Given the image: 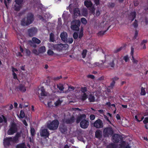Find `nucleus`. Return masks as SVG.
Segmentation results:
<instances>
[{"label":"nucleus","instance_id":"nucleus-54","mask_svg":"<svg viewBox=\"0 0 148 148\" xmlns=\"http://www.w3.org/2000/svg\"><path fill=\"white\" fill-rule=\"evenodd\" d=\"M33 53H34V54L36 55H38L40 53L39 50L38 51L37 50L35 49H34L33 50Z\"/></svg>","mask_w":148,"mask_h":148},{"label":"nucleus","instance_id":"nucleus-24","mask_svg":"<svg viewBox=\"0 0 148 148\" xmlns=\"http://www.w3.org/2000/svg\"><path fill=\"white\" fill-rule=\"evenodd\" d=\"M119 135L117 134H114L112 136L113 141L114 143H116L119 141Z\"/></svg>","mask_w":148,"mask_h":148},{"label":"nucleus","instance_id":"nucleus-56","mask_svg":"<svg viewBox=\"0 0 148 148\" xmlns=\"http://www.w3.org/2000/svg\"><path fill=\"white\" fill-rule=\"evenodd\" d=\"M10 0H4V3L7 8H8V6L7 3H9Z\"/></svg>","mask_w":148,"mask_h":148},{"label":"nucleus","instance_id":"nucleus-38","mask_svg":"<svg viewBox=\"0 0 148 148\" xmlns=\"http://www.w3.org/2000/svg\"><path fill=\"white\" fill-rule=\"evenodd\" d=\"M75 119L74 117H72L71 118V119L70 120H67L65 121L67 123H72L73 122L74 120Z\"/></svg>","mask_w":148,"mask_h":148},{"label":"nucleus","instance_id":"nucleus-16","mask_svg":"<svg viewBox=\"0 0 148 148\" xmlns=\"http://www.w3.org/2000/svg\"><path fill=\"white\" fill-rule=\"evenodd\" d=\"M51 15L49 12H47L45 14L44 17H42L40 15H38V17L40 19L44 20L45 19L50 18L51 17Z\"/></svg>","mask_w":148,"mask_h":148},{"label":"nucleus","instance_id":"nucleus-52","mask_svg":"<svg viewBox=\"0 0 148 148\" xmlns=\"http://www.w3.org/2000/svg\"><path fill=\"white\" fill-rule=\"evenodd\" d=\"M131 60H132V61L133 63H135V64L137 63L138 62V60L135 59L134 58V56H132V59H131Z\"/></svg>","mask_w":148,"mask_h":148},{"label":"nucleus","instance_id":"nucleus-46","mask_svg":"<svg viewBox=\"0 0 148 148\" xmlns=\"http://www.w3.org/2000/svg\"><path fill=\"white\" fill-rule=\"evenodd\" d=\"M87 12L86 10H84L82 12V15L84 16H87Z\"/></svg>","mask_w":148,"mask_h":148},{"label":"nucleus","instance_id":"nucleus-50","mask_svg":"<svg viewBox=\"0 0 148 148\" xmlns=\"http://www.w3.org/2000/svg\"><path fill=\"white\" fill-rule=\"evenodd\" d=\"M123 59L125 60V62H128L129 60V58L128 56H126L123 58Z\"/></svg>","mask_w":148,"mask_h":148},{"label":"nucleus","instance_id":"nucleus-31","mask_svg":"<svg viewBox=\"0 0 148 148\" xmlns=\"http://www.w3.org/2000/svg\"><path fill=\"white\" fill-rule=\"evenodd\" d=\"M147 40H143L141 43V48L142 49H145L146 48V46L145 43L147 42Z\"/></svg>","mask_w":148,"mask_h":148},{"label":"nucleus","instance_id":"nucleus-60","mask_svg":"<svg viewBox=\"0 0 148 148\" xmlns=\"http://www.w3.org/2000/svg\"><path fill=\"white\" fill-rule=\"evenodd\" d=\"M143 123L145 124L148 123V117H146L143 121Z\"/></svg>","mask_w":148,"mask_h":148},{"label":"nucleus","instance_id":"nucleus-34","mask_svg":"<svg viewBox=\"0 0 148 148\" xmlns=\"http://www.w3.org/2000/svg\"><path fill=\"white\" fill-rule=\"evenodd\" d=\"M88 100L90 102H93L95 101V98L93 95L90 94L88 97Z\"/></svg>","mask_w":148,"mask_h":148},{"label":"nucleus","instance_id":"nucleus-30","mask_svg":"<svg viewBox=\"0 0 148 148\" xmlns=\"http://www.w3.org/2000/svg\"><path fill=\"white\" fill-rule=\"evenodd\" d=\"M7 122L6 118L3 115L0 116V123H6Z\"/></svg>","mask_w":148,"mask_h":148},{"label":"nucleus","instance_id":"nucleus-17","mask_svg":"<svg viewBox=\"0 0 148 148\" xmlns=\"http://www.w3.org/2000/svg\"><path fill=\"white\" fill-rule=\"evenodd\" d=\"M40 134L42 136L48 137L49 133L47 129H43V128H42L40 131Z\"/></svg>","mask_w":148,"mask_h":148},{"label":"nucleus","instance_id":"nucleus-18","mask_svg":"<svg viewBox=\"0 0 148 148\" xmlns=\"http://www.w3.org/2000/svg\"><path fill=\"white\" fill-rule=\"evenodd\" d=\"M37 31L36 28L34 27L29 29L28 30V32L30 36H32L36 33Z\"/></svg>","mask_w":148,"mask_h":148},{"label":"nucleus","instance_id":"nucleus-1","mask_svg":"<svg viewBox=\"0 0 148 148\" xmlns=\"http://www.w3.org/2000/svg\"><path fill=\"white\" fill-rule=\"evenodd\" d=\"M105 61L103 62L104 65H106L105 68L108 66L113 67L114 65V62L115 60L114 57L111 55H107L105 56Z\"/></svg>","mask_w":148,"mask_h":148},{"label":"nucleus","instance_id":"nucleus-32","mask_svg":"<svg viewBox=\"0 0 148 148\" xmlns=\"http://www.w3.org/2000/svg\"><path fill=\"white\" fill-rule=\"evenodd\" d=\"M102 136V132L99 130H97L95 132V136L97 138H100Z\"/></svg>","mask_w":148,"mask_h":148},{"label":"nucleus","instance_id":"nucleus-11","mask_svg":"<svg viewBox=\"0 0 148 148\" xmlns=\"http://www.w3.org/2000/svg\"><path fill=\"white\" fill-rule=\"evenodd\" d=\"M113 131L111 128H105L103 131V136L104 137H108L112 135Z\"/></svg>","mask_w":148,"mask_h":148},{"label":"nucleus","instance_id":"nucleus-26","mask_svg":"<svg viewBox=\"0 0 148 148\" xmlns=\"http://www.w3.org/2000/svg\"><path fill=\"white\" fill-rule=\"evenodd\" d=\"M39 92H40V95L41 96H45L47 95V93L45 91L44 88L42 87L40 88L39 90Z\"/></svg>","mask_w":148,"mask_h":148},{"label":"nucleus","instance_id":"nucleus-44","mask_svg":"<svg viewBox=\"0 0 148 148\" xmlns=\"http://www.w3.org/2000/svg\"><path fill=\"white\" fill-rule=\"evenodd\" d=\"M30 132L31 135L34 136L35 134V130L34 128L32 127H31Z\"/></svg>","mask_w":148,"mask_h":148},{"label":"nucleus","instance_id":"nucleus-64","mask_svg":"<svg viewBox=\"0 0 148 148\" xmlns=\"http://www.w3.org/2000/svg\"><path fill=\"white\" fill-rule=\"evenodd\" d=\"M26 53L27 55H29L30 54V51L28 50H26Z\"/></svg>","mask_w":148,"mask_h":148},{"label":"nucleus","instance_id":"nucleus-9","mask_svg":"<svg viewBox=\"0 0 148 148\" xmlns=\"http://www.w3.org/2000/svg\"><path fill=\"white\" fill-rule=\"evenodd\" d=\"M17 127L16 124L12 123L10 126V128L8 132V135H12L15 133L17 131Z\"/></svg>","mask_w":148,"mask_h":148},{"label":"nucleus","instance_id":"nucleus-36","mask_svg":"<svg viewBox=\"0 0 148 148\" xmlns=\"http://www.w3.org/2000/svg\"><path fill=\"white\" fill-rule=\"evenodd\" d=\"M50 40L51 42H53L54 41V35L52 33H51L50 34Z\"/></svg>","mask_w":148,"mask_h":148},{"label":"nucleus","instance_id":"nucleus-13","mask_svg":"<svg viewBox=\"0 0 148 148\" xmlns=\"http://www.w3.org/2000/svg\"><path fill=\"white\" fill-rule=\"evenodd\" d=\"M32 41H30V44L31 45L34 47H35L36 45L34 44V43L39 44L40 43V40L34 37L32 39Z\"/></svg>","mask_w":148,"mask_h":148},{"label":"nucleus","instance_id":"nucleus-45","mask_svg":"<svg viewBox=\"0 0 148 148\" xmlns=\"http://www.w3.org/2000/svg\"><path fill=\"white\" fill-rule=\"evenodd\" d=\"M87 53V50H83L82 53V57L83 58H85L86 53Z\"/></svg>","mask_w":148,"mask_h":148},{"label":"nucleus","instance_id":"nucleus-14","mask_svg":"<svg viewBox=\"0 0 148 148\" xmlns=\"http://www.w3.org/2000/svg\"><path fill=\"white\" fill-rule=\"evenodd\" d=\"M143 114L142 113H138L135 116L134 119L138 122L141 121L144 119Z\"/></svg>","mask_w":148,"mask_h":148},{"label":"nucleus","instance_id":"nucleus-33","mask_svg":"<svg viewBox=\"0 0 148 148\" xmlns=\"http://www.w3.org/2000/svg\"><path fill=\"white\" fill-rule=\"evenodd\" d=\"M46 51L45 47V46H42L39 48V51L40 53H43Z\"/></svg>","mask_w":148,"mask_h":148},{"label":"nucleus","instance_id":"nucleus-48","mask_svg":"<svg viewBox=\"0 0 148 148\" xmlns=\"http://www.w3.org/2000/svg\"><path fill=\"white\" fill-rule=\"evenodd\" d=\"M47 53L49 55H52L53 54V52L51 50H48Z\"/></svg>","mask_w":148,"mask_h":148},{"label":"nucleus","instance_id":"nucleus-55","mask_svg":"<svg viewBox=\"0 0 148 148\" xmlns=\"http://www.w3.org/2000/svg\"><path fill=\"white\" fill-rule=\"evenodd\" d=\"M81 91L82 93H86L85 92H86L87 89L86 87L82 88H81Z\"/></svg>","mask_w":148,"mask_h":148},{"label":"nucleus","instance_id":"nucleus-19","mask_svg":"<svg viewBox=\"0 0 148 148\" xmlns=\"http://www.w3.org/2000/svg\"><path fill=\"white\" fill-rule=\"evenodd\" d=\"M62 18L64 19V24L66 25L67 24L68 22L69 21V17L67 13L66 12H64L62 15Z\"/></svg>","mask_w":148,"mask_h":148},{"label":"nucleus","instance_id":"nucleus-41","mask_svg":"<svg viewBox=\"0 0 148 148\" xmlns=\"http://www.w3.org/2000/svg\"><path fill=\"white\" fill-rule=\"evenodd\" d=\"M116 146L114 144H110L107 147V148H115Z\"/></svg>","mask_w":148,"mask_h":148},{"label":"nucleus","instance_id":"nucleus-61","mask_svg":"<svg viewBox=\"0 0 148 148\" xmlns=\"http://www.w3.org/2000/svg\"><path fill=\"white\" fill-rule=\"evenodd\" d=\"M106 31H105V32H103V31H100V32H99L98 33V34L99 35H100V36H101L102 35H103L104 33Z\"/></svg>","mask_w":148,"mask_h":148},{"label":"nucleus","instance_id":"nucleus-49","mask_svg":"<svg viewBox=\"0 0 148 148\" xmlns=\"http://www.w3.org/2000/svg\"><path fill=\"white\" fill-rule=\"evenodd\" d=\"M134 48L132 47H131V52H130V55L132 56H132H133V54L134 53Z\"/></svg>","mask_w":148,"mask_h":148},{"label":"nucleus","instance_id":"nucleus-6","mask_svg":"<svg viewBox=\"0 0 148 148\" xmlns=\"http://www.w3.org/2000/svg\"><path fill=\"white\" fill-rule=\"evenodd\" d=\"M17 139V135L15 137L6 138L3 140L4 145L5 146L11 144L16 142Z\"/></svg>","mask_w":148,"mask_h":148},{"label":"nucleus","instance_id":"nucleus-63","mask_svg":"<svg viewBox=\"0 0 148 148\" xmlns=\"http://www.w3.org/2000/svg\"><path fill=\"white\" fill-rule=\"evenodd\" d=\"M87 77L88 78H91L92 79H94L95 77L94 76L91 75H87Z\"/></svg>","mask_w":148,"mask_h":148},{"label":"nucleus","instance_id":"nucleus-12","mask_svg":"<svg viewBox=\"0 0 148 148\" xmlns=\"http://www.w3.org/2000/svg\"><path fill=\"white\" fill-rule=\"evenodd\" d=\"M94 126L97 128L103 127V123L102 121L100 119L97 120L94 123Z\"/></svg>","mask_w":148,"mask_h":148},{"label":"nucleus","instance_id":"nucleus-29","mask_svg":"<svg viewBox=\"0 0 148 148\" xmlns=\"http://www.w3.org/2000/svg\"><path fill=\"white\" fill-rule=\"evenodd\" d=\"M119 148H130L128 145H126L125 142H122L120 145Z\"/></svg>","mask_w":148,"mask_h":148},{"label":"nucleus","instance_id":"nucleus-21","mask_svg":"<svg viewBox=\"0 0 148 148\" xmlns=\"http://www.w3.org/2000/svg\"><path fill=\"white\" fill-rule=\"evenodd\" d=\"M18 88L19 90L22 92H25L26 90V88L25 85H24V82H23L22 84L20 85Z\"/></svg>","mask_w":148,"mask_h":148},{"label":"nucleus","instance_id":"nucleus-5","mask_svg":"<svg viewBox=\"0 0 148 148\" xmlns=\"http://www.w3.org/2000/svg\"><path fill=\"white\" fill-rule=\"evenodd\" d=\"M59 122L57 120H55L52 121H48L47 123V127L50 130H55L57 129L58 125Z\"/></svg>","mask_w":148,"mask_h":148},{"label":"nucleus","instance_id":"nucleus-58","mask_svg":"<svg viewBox=\"0 0 148 148\" xmlns=\"http://www.w3.org/2000/svg\"><path fill=\"white\" fill-rule=\"evenodd\" d=\"M123 100L125 102H127L129 101V99L128 97H123Z\"/></svg>","mask_w":148,"mask_h":148},{"label":"nucleus","instance_id":"nucleus-59","mask_svg":"<svg viewBox=\"0 0 148 148\" xmlns=\"http://www.w3.org/2000/svg\"><path fill=\"white\" fill-rule=\"evenodd\" d=\"M95 118V116L94 115L92 114L90 116V118L91 120H94Z\"/></svg>","mask_w":148,"mask_h":148},{"label":"nucleus","instance_id":"nucleus-47","mask_svg":"<svg viewBox=\"0 0 148 148\" xmlns=\"http://www.w3.org/2000/svg\"><path fill=\"white\" fill-rule=\"evenodd\" d=\"M145 89L143 88H142L141 89V94L142 95H145Z\"/></svg>","mask_w":148,"mask_h":148},{"label":"nucleus","instance_id":"nucleus-40","mask_svg":"<svg viewBox=\"0 0 148 148\" xmlns=\"http://www.w3.org/2000/svg\"><path fill=\"white\" fill-rule=\"evenodd\" d=\"M81 21L82 23L84 25L86 24L87 23V20L84 18H82Z\"/></svg>","mask_w":148,"mask_h":148},{"label":"nucleus","instance_id":"nucleus-57","mask_svg":"<svg viewBox=\"0 0 148 148\" xmlns=\"http://www.w3.org/2000/svg\"><path fill=\"white\" fill-rule=\"evenodd\" d=\"M78 36V35L77 33L75 32L73 34V37L75 39H77Z\"/></svg>","mask_w":148,"mask_h":148},{"label":"nucleus","instance_id":"nucleus-42","mask_svg":"<svg viewBox=\"0 0 148 148\" xmlns=\"http://www.w3.org/2000/svg\"><path fill=\"white\" fill-rule=\"evenodd\" d=\"M62 103V101L60 100H58L54 103L55 106H57L61 104Z\"/></svg>","mask_w":148,"mask_h":148},{"label":"nucleus","instance_id":"nucleus-10","mask_svg":"<svg viewBox=\"0 0 148 148\" xmlns=\"http://www.w3.org/2000/svg\"><path fill=\"white\" fill-rule=\"evenodd\" d=\"M87 65L88 66L91 68H93L97 66L99 67L101 69H103L105 68V66H103V64H100L99 62H95L91 64L90 62H88L87 63Z\"/></svg>","mask_w":148,"mask_h":148},{"label":"nucleus","instance_id":"nucleus-27","mask_svg":"<svg viewBox=\"0 0 148 148\" xmlns=\"http://www.w3.org/2000/svg\"><path fill=\"white\" fill-rule=\"evenodd\" d=\"M84 4L85 5L87 8L91 7L92 5L91 2L89 0L85 1Z\"/></svg>","mask_w":148,"mask_h":148},{"label":"nucleus","instance_id":"nucleus-53","mask_svg":"<svg viewBox=\"0 0 148 148\" xmlns=\"http://www.w3.org/2000/svg\"><path fill=\"white\" fill-rule=\"evenodd\" d=\"M58 25L59 26H60L62 25V20L61 18H58Z\"/></svg>","mask_w":148,"mask_h":148},{"label":"nucleus","instance_id":"nucleus-39","mask_svg":"<svg viewBox=\"0 0 148 148\" xmlns=\"http://www.w3.org/2000/svg\"><path fill=\"white\" fill-rule=\"evenodd\" d=\"M25 114L24 112L22 110H21L20 111V115L19 116V118H22L25 117Z\"/></svg>","mask_w":148,"mask_h":148},{"label":"nucleus","instance_id":"nucleus-43","mask_svg":"<svg viewBox=\"0 0 148 148\" xmlns=\"http://www.w3.org/2000/svg\"><path fill=\"white\" fill-rule=\"evenodd\" d=\"M83 35V31L82 29H81L79 34L78 37L79 38H81Z\"/></svg>","mask_w":148,"mask_h":148},{"label":"nucleus","instance_id":"nucleus-35","mask_svg":"<svg viewBox=\"0 0 148 148\" xmlns=\"http://www.w3.org/2000/svg\"><path fill=\"white\" fill-rule=\"evenodd\" d=\"M17 148H26V146L24 143L18 144L16 147Z\"/></svg>","mask_w":148,"mask_h":148},{"label":"nucleus","instance_id":"nucleus-51","mask_svg":"<svg viewBox=\"0 0 148 148\" xmlns=\"http://www.w3.org/2000/svg\"><path fill=\"white\" fill-rule=\"evenodd\" d=\"M133 26L136 28L138 26V22L136 20H135V21L133 24Z\"/></svg>","mask_w":148,"mask_h":148},{"label":"nucleus","instance_id":"nucleus-20","mask_svg":"<svg viewBox=\"0 0 148 148\" xmlns=\"http://www.w3.org/2000/svg\"><path fill=\"white\" fill-rule=\"evenodd\" d=\"M67 33L65 32H63L61 34L60 37L62 40L64 42H65L67 40Z\"/></svg>","mask_w":148,"mask_h":148},{"label":"nucleus","instance_id":"nucleus-25","mask_svg":"<svg viewBox=\"0 0 148 148\" xmlns=\"http://www.w3.org/2000/svg\"><path fill=\"white\" fill-rule=\"evenodd\" d=\"M136 13L135 12H132L129 16V19L133 21L135 18L136 16Z\"/></svg>","mask_w":148,"mask_h":148},{"label":"nucleus","instance_id":"nucleus-28","mask_svg":"<svg viewBox=\"0 0 148 148\" xmlns=\"http://www.w3.org/2000/svg\"><path fill=\"white\" fill-rule=\"evenodd\" d=\"M87 93H84L82 94V95L80 97V99L84 101L85 100L87 97V96L88 94H87Z\"/></svg>","mask_w":148,"mask_h":148},{"label":"nucleus","instance_id":"nucleus-7","mask_svg":"<svg viewBox=\"0 0 148 148\" xmlns=\"http://www.w3.org/2000/svg\"><path fill=\"white\" fill-rule=\"evenodd\" d=\"M80 25V22L79 20H75L71 23V28L73 30L78 31Z\"/></svg>","mask_w":148,"mask_h":148},{"label":"nucleus","instance_id":"nucleus-37","mask_svg":"<svg viewBox=\"0 0 148 148\" xmlns=\"http://www.w3.org/2000/svg\"><path fill=\"white\" fill-rule=\"evenodd\" d=\"M66 40H67L65 42L69 44L72 43L73 41V40L72 38H69L68 39L67 38Z\"/></svg>","mask_w":148,"mask_h":148},{"label":"nucleus","instance_id":"nucleus-2","mask_svg":"<svg viewBox=\"0 0 148 148\" xmlns=\"http://www.w3.org/2000/svg\"><path fill=\"white\" fill-rule=\"evenodd\" d=\"M86 116L85 114L81 115L77 118L76 120L77 123H78L80 122V120H82L80 123V126L82 128L84 129L87 128L89 124V122L88 121L83 119L85 118Z\"/></svg>","mask_w":148,"mask_h":148},{"label":"nucleus","instance_id":"nucleus-4","mask_svg":"<svg viewBox=\"0 0 148 148\" xmlns=\"http://www.w3.org/2000/svg\"><path fill=\"white\" fill-rule=\"evenodd\" d=\"M69 47V45L66 44H60L54 45L51 44L49 46V48L53 49H56L58 51H60L66 49Z\"/></svg>","mask_w":148,"mask_h":148},{"label":"nucleus","instance_id":"nucleus-22","mask_svg":"<svg viewBox=\"0 0 148 148\" xmlns=\"http://www.w3.org/2000/svg\"><path fill=\"white\" fill-rule=\"evenodd\" d=\"M12 71L13 78L15 79H17V73L18 70L12 67Z\"/></svg>","mask_w":148,"mask_h":148},{"label":"nucleus","instance_id":"nucleus-3","mask_svg":"<svg viewBox=\"0 0 148 148\" xmlns=\"http://www.w3.org/2000/svg\"><path fill=\"white\" fill-rule=\"evenodd\" d=\"M34 19L33 15L32 13L29 14L26 18L22 20L21 24L23 26L29 25L32 22Z\"/></svg>","mask_w":148,"mask_h":148},{"label":"nucleus","instance_id":"nucleus-8","mask_svg":"<svg viewBox=\"0 0 148 148\" xmlns=\"http://www.w3.org/2000/svg\"><path fill=\"white\" fill-rule=\"evenodd\" d=\"M23 0H15L13 7L14 9L16 11L19 10L22 5Z\"/></svg>","mask_w":148,"mask_h":148},{"label":"nucleus","instance_id":"nucleus-15","mask_svg":"<svg viewBox=\"0 0 148 148\" xmlns=\"http://www.w3.org/2000/svg\"><path fill=\"white\" fill-rule=\"evenodd\" d=\"M56 87L58 88L61 91H62L64 89L63 85L62 84H59L57 85L56 86H55L51 87V89L53 92H56L57 91V89H56Z\"/></svg>","mask_w":148,"mask_h":148},{"label":"nucleus","instance_id":"nucleus-23","mask_svg":"<svg viewBox=\"0 0 148 148\" xmlns=\"http://www.w3.org/2000/svg\"><path fill=\"white\" fill-rule=\"evenodd\" d=\"M80 14V11L77 8H75L73 11V15L75 17H77Z\"/></svg>","mask_w":148,"mask_h":148},{"label":"nucleus","instance_id":"nucleus-62","mask_svg":"<svg viewBox=\"0 0 148 148\" xmlns=\"http://www.w3.org/2000/svg\"><path fill=\"white\" fill-rule=\"evenodd\" d=\"M115 83L114 81L113 80L112 82L111 83L110 87L112 88L114 85Z\"/></svg>","mask_w":148,"mask_h":148}]
</instances>
